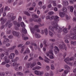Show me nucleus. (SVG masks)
I'll list each match as a JSON object with an SVG mask.
<instances>
[{"instance_id": "8", "label": "nucleus", "mask_w": 76, "mask_h": 76, "mask_svg": "<svg viewBox=\"0 0 76 76\" xmlns=\"http://www.w3.org/2000/svg\"><path fill=\"white\" fill-rule=\"evenodd\" d=\"M4 60L7 63H8L9 62V59L6 56L4 57Z\"/></svg>"}, {"instance_id": "15", "label": "nucleus", "mask_w": 76, "mask_h": 76, "mask_svg": "<svg viewBox=\"0 0 76 76\" xmlns=\"http://www.w3.org/2000/svg\"><path fill=\"white\" fill-rule=\"evenodd\" d=\"M48 29L49 31H54V27L51 26H49Z\"/></svg>"}, {"instance_id": "6", "label": "nucleus", "mask_w": 76, "mask_h": 76, "mask_svg": "<svg viewBox=\"0 0 76 76\" xmlns=\"http://www.w3.org/2000/svg\"><path fill=\"white\" fill-rule=\"evenodd\" d=\"M12 34L14 36H15V37H19V32H18L13 31L12 32Z\"/></svg>"}, {"instance_id": "60", "label": "nucleus", "mask_w": 76, "mask_h": 76, "mask_svg": "<svg viewBox=\"0 0 76 76\" xmlns=\"http://www.w3.org/2000/svg\"><path fill=\"white\" fill-rule=\"evenodd\" d=\"M3 12V8H1L0 10V13Z\"/></svg>"}, {"instance_id": "14", "label": "nucleus", "mask_w": 76, "mask_h": 76, "mask_svg": "<svg viewBox=\"0 0 76 76\" xmlns=\"http://www.w3.org/2000/svg\"><path fill=\"white\" fill-rule=\"evenodd\" d=\"M16 47V46H14L12 47H11L10 48H9L8 49V50H14V49H15Z\"/></svg>"}, {"instance_id": "62", "label": "nucleus", "mask_w": 76, "mask_h": 76, "mask_svg": "<svg viewBox=\"0 0 76 76\" xmlns=\"http://www.w3.org/2000/svg\"><path fill=\"white\" fill-rule=\"evenodd\" d=\"M4 56V53H2L1 55V57H3Z\"/></svg>"}, {"instance_id": "16", "label": "nucleus", "mask_w": 76, "mask_h": 76, "mask_svg": "<svg viewBox=\"0 0 76 76\" xmlns=\"http://www.w3.org/2000/svg\"><path fill=\"white\" fill-rule=\"evenodd\" d=\"M22 67L21 66H20L19 67V69L17 67H16L15 68V70H16L17 71H19V70H22Z\"/></svg>"}, {"instance_id": "47", "label": "nucleus", "mask_w": 76, "mask_h": 76, "mask_svg": "<svg viewBox=\"0 0 76 76\" xmlns=\"http://www.w3.org/2000/svg\"><path fill=\"white\" fill-rule=\"evenodd\" d=\"M34 46H35V50H37L38 48L37 47V44L36 43H34Z\"/></svg>"}, {"instance_id": "38", "label": "nucleus", "mask_w": 76, "mask_h": 76, "mask_svg": "<svg viewBox=\"0 0 76 76\" xmlns=\"http://www.w3.org/2000/svg\"><path fill=\"white\" fill-rule=\"evenodd\" d=\"M64 68L65 69H70V67L69 66H68L66 65H64Z\"/></svg>"}, {"instance_id": "5", "label": "nucleus", "mask_w": 76, "mask_h": 76, "mask_svg": "<svg viewBox=\"0 0 76 76\" xmlns=\"http://www.w3.org/2000/svg\"><path fill=\"white\" fill-rule=\"evenodd\" d=\"M6 20H7V19L5 18L3 20V18H1L0 20V21L1 22V25H3V24H4V23L6 22Z\"/></svg>"}, {"instance_id": "39", "label": "nucleus", "mask_w": 76, "mask_h": 76, "mask_svg": "<svg viewBox=\"0 0 76 76\" xmlns=\"http://www.w3.org/2000/svg\"><path fill=\"white\" fill-rule=\"evenodd\" d=\"M45 69L47 70L48 71L50 69V67L48 66H46L45 67Z\"/></svg>"}, {"instance_id": "43", "label": "nucleus", "mask_w": 76, "mask_h": 76, "mask_svg": "<svg viewBox=\"0 0 76 76\" xmlns=\"http://www.w3.org/2000/svg\"><path fill=\"white\" fill-rule=\"evenodd\" d=\"M30 66H31V64L28 63L26 64V67L28 68H29V67H30Z\"/></svg>"}, {"instance_id": "53", "label": "nucleus", "mask_w": 76, "mask_h": 76, "mask_svg": "<svg viewBox=\"0 0 76 76\" xmlns=\"http://www.w3.org/2000/svg\"><path fill=\"white\" fill-rule=\"evenodd\" d=\"M28 58V55H26L24 58V60H26Z\"/></svg>"}, {"instance_id": "10", "label": "nucleus", "mask_w": 76, "mask_h": 76, "mask_svg": "<svg viewBox=\"0 0 76 76\" xmlns=\"http://www.w3.org/2000/svg\"><path fill=\"white\" fill-rule=\"evenodd\" d=\"M65 13L63 12H60L59 13V16L61 18H63L64 17Z\"/></svg>"}, {"instance_id": "13", "label": "nucleus", "mask_w": 76, "mask_h": 76, "mask_svg": "<svg viewBox=\"0 0 76 76\" xmlns=\"http://www.w3.org/2000/svg\"><path fill=\"white\" fill-rule=\"evenodd\" d=\"M14 57H15V53H12L9 56L10 58V59H12V58H14Z\"/></svg>"}, {"instance_id": "35", "label": "nucleus", "mask_w": 76, "mask_h": 76, "mask_svg": "<svg viewBox=\"0 0 76 76\" xmlns=\"http://www.w3.org/2000/svg\"><path fill=\"white\" fill-rule=\"evenodd\" d=\"M71 44L73 45H76V41L73 42V41H72Z\"/></svg>"}, {"instance_id": "36", "label": "nucleus", "mask_w": 76, "mask_h": 76, "mask_svg": "<svg viewBox=\"0 0 76 76\" xmlns=\"http://www.w3.org/2000/svg\"><path fill=\"white\" fill-rule=\"evenodd\" d=\"M24 13L25 15H27V16H31L29 13L28 12H25Z\"/></svg>"}, {"instance_id": "49", "label": "nucleus", "mask_w": 76, "mask_h": 76, "mask_svg": "<svg viewBox=\"0 0 76 76\" xmlns=\"http://www.w3.org/2000/svg\"><path fill=\"white\" fill-rule=\"evenodd\" d=\"M32 16H34V18H38L39 16L36 15H35V14H33L32 15Z\"/></svg>"}, {"instance_id": "12", "label": "nucleus", "mask_w": 76, "mask_h": 76, "mask_svg": "<svg viewBox=\"0 0 76 76\" xmlns=\"http://www.w3.org/2000/svg\"><path fill=\"white\" fill-rule=\"evenodd\" d=\"M69 4V3H68V1H64L62 2V4L64 6H68V4Z\"/></svg>"}, {"instance_id": "50", "label": "nucleus", "mask_w": 76, "mask_h": 76, "mask_svg": "<svg viewBox=\"0 0 76 76\" xmlns=\"http://www.w3.org/2000/svg\"><path fill=\"white\" fill-rule=\"evenodd\" d=\"M12 25V23H10L8 25V27L9 28H11Z\"/></svg>"}, {"instance_id": "3", "label": "nucleus", "mask_w": 76, "mask_h": 76, "mask_svg": "<svg viewBox=\"0 0 76 76\" xmlns=\"http://www.w3.org/2000/svg\"><path fill=\"white\" fill-rule=\"evenodd\" d=\"M53 50L52 49H51L49 50V52H48L46 53V55L48 57H50V54H51V55H52V56H54V54H53Z\"/></svg>"}, {"instance_id": "22", "label": "nucleus", "mask_w": 76, "mask_h": 76, "mask_svg": "<svg viewBox=\"0 0 76 76\" xmlns=\"http://www.w3.org/2000/svg\"><path fill=\"white\" fill-rule=\"evenodd\" d=\"M9 42V39H5L3 41V44H6V42Z\"/></svg>"}, {"instance_id": "19", "label": "nucleus", "mask_w": 76, "mask_h": 76, "mask_svg": "<svg viewBox=\"0 0 76 76\" xmlns=\"http://www.w3.org/2000/svg\"><path fill=\"white\" fill-rule=\"evenodd\" d=\"M19 64H17V62H14L12 64V65L13 66H15V67H17L19 65Z\"/></svg>"}, {"instance_id": "34", "label": "nucleus", "mask_w": 76, "mask_h": 76, "mask_svg": "<svg viewBox=\"0 0 76 76\" xmlns=\"http://www.w3.org/2000/svg\"><path fill=\"white\" fill-rule=\"evenodd\" d=\"M64 61L66 63H67V61H70L69 58H66L64 60Z\"/></svg>"}, {"instance_id": "32", "label": "nucleus", "mask_w": 76, "mask_h": 76, "mask_svg": "<svg viewBox=\"0 0 76 76\" xmlns=\"http://www.w3.org/2000/svg\"><path fill=\"white\" fill-rule=\"evenodd\" d=\"M49 35H50V37H52L54 35V34H53V32H51L50 31H49Z\"/></svg>"}, {"instance_id": "21", "label": "nucleus", "mask_w": 76, "mask_h": 76, "mask_svg": "<svg viewBox=\"0 0 76 76\" xmlns=\"http://www.w3.org/2000/svg\"><path fill=\"white\" fill-rule=\"evenodd\" d=\"M44 32H45V35H46V36H47V35H48V30L47 29V28H45V29Z\"/></svg>"}, {"instance_id": "51", "label": "nucleus", "mask_w": 76, "mask_h": 76, "mask_svg": "<svg viewBox=\"0 0 76 76\" xmlns=\"http://www.w3.org/2000/svg\"><path fill=\"white\" fill-rule=\"evenodd\" d=\"M22 45H23V44H20L18 45L17 47H22Z\"/></svg>"}, {"instance_id": "45", "label": "nucleus", "mask_w": 76, "mask_h": 76, "mask_svg": "<svg viewBox=\"0 0 76 76\" xmlns=\"http://www.w3.org/2000/svg\"><path fill=\"white\" fill-rule=\"evenodd\" d=\"M21 20H22V17L19 16L18 18V22H20Z\"/></svg>"}, {"instance_id": "1", "label": "nucleus", "mask_w": 76, "mask_h": 76, "mask_svg": "<svg viewBox=\"0 0 76 76\" xmlns=\"http://www.w3.org/2000/svg\"><path fill=\"white\" fill-rule=\"evenodd\" d=\"M58 19H59V17H58L57 16L55 17V18L53 19H54V21L53 22V25L54 29L58 31V32L60 33L62 32V28H60L59 26H58V25H57L58 21L59 20Z\"/></svg>"}, {"instance_id": "61", "label": "nucleus", "mask_w": 76, "mask_h": 76, "mask_svg": "<svg viewBox=\"0 0 76 76\" xmlns=\"http://www.w3.org/2000/svg\"><path fill=\"white\" fill-rule=\"evenodd\" d=\"M72 39H76V36H73L71 37Z\"/></svg>"}, {"instance_id": "4", "label": "nucleus", "mask_w": 76, "mask_h": 76, "mask_svg": "<svg viewBox=\"0 0 76 76\" xmlns=\"http://www.w3.org/2000/svg\"><path fill=\"white\" fill-rule=\"evenodd\" d=\"M55 16H52L50 17V15H48L46 17V19H50V20H52L54 19V18H55Z\"/></svg>"}, {"instance_id": "58", "label": "nucleus", "mask_w": 76, "mask_h": 76, "mask_svg": "<svg viewBox=\"0 0 76 76\" xmlns=\"http://www.w3.org/2000/svg\"><path fill=\"white\" fill-rule=\"evenodd\" d=\"M54 75V74H53V72L52 71H50V76H53Z\"/></svg>"}, {"instance_id": "9", "label": "nucleus", "mask_w": 76, "mask_h": 76, "mask_svg": "<svg viewBox=\"0 0 76 76\" xmlns=\"http://www.w3.org/2000/svg\"><path fill=\"white\" fill-rule=\"evenodd\" d=\"M26 53H30V50H29V48H26V50L23 53V54H24V55H25V54H26Z\"/></svg>"}, {"instance_id": "27", "label": "nucleus", "mask_w": 76, "mask_h": 76, "mask_svg": "<svg viewBox=\"0 0 76 76\" xmlns=\"http://www.w3.org/2000/svg\"><path fill=\"white\" fill-rule=\"evenodd\" d=\"M22 31L24 34H27V31H26V29L25 28H23Z\"/></svg>"}, {"instance_id": "11", "label": "nucleus", "mask_w": 76, "mask_h": 76, "mask_svg": "<svg viewBox=\"0 0 76 76\" xmlns=\"http://www.w3.org/2000/svg\"><path fill=\"white\" fill-rule=\"evenodd\" d=\"M55 48L56 49L54 50L55 53L56 54H57V51H58V52H59V51H60V50H59V49H58V47L57 46L55 47Z\"/></svg>"}, {"instance_id": "44", "label": "nucleus", "mask_w": 76, "mask_h": 76, "mask_svg": "<svg viewBox=\"0 0 76 76\" xmlns=\"http://www.w3.org/2000/svg\"><path fill=\"white\" fill-rule=\"evenodd\" d=\"M15 54H16V55H18V54H19V52H18V51L16 49H15Z\"/></svg>"}, {"instance_id": "25", "label": "nucleus", "mask_w": 76, "mask_h": 76, "mask_svg": "<svg viewBox=\"0 0 76 76\" xmlns=\"http://www.w3.org/2000/svg\"><path fill=\"white\" fill-rule=\"evenodd\" d=\"M36 63L34 62L31 65L30 64V68H32V67H34V66L36 65Z\"/></svg>"}, {"instance_id": "37", "label": "nucleus", "mask_w": 76, "mask_h": 76, "mask_svg": "<svg viewBox=\"0 0 76 76\" xmlns=\"http://www.w3.org/2000/svg\"><path fill=\"white\" fill-rule=\"evenodd\" d=\"M69 72H70V70H65L64 71V73L65 75H66V74H67Z\"/></svg>"}, {"instance_id": "23", "label": "nucleus", "mask_w": 76, "mask_h": 76, "mask_svg": "<svg viewBox=\"0 0 76 76\" xmlns=\"http://www.w3.org/2000/svg\"><path fill=\"white\" fill-rule=\"evenodd\" d=\"M43 72H41L39 71H38L37 73V75L38 76H42L43 75Z\"/></svg>"}, {"instance_id": "40", "label": "nucleus", "mask_w": 76, "mask_h": 76, "mask_svg": "<svg viewBox=\"0 0 76 76\" xmlns=\"http://www.w3.org/2000/svg\"><path fill=\"white\" fill-rule=\"evenodd\" d=\"M75 58L73 57H71L70 58H69V61H72L73 60H75Z\"/></svg>"}, {"instance_id": "42", "label": "nucleus", "mask_w": 76, "mask_h": 76, "mask_svg": "<svg viewBox=\"0 0 76 76\" xmlns=\"http://www.w3.org/2000/svg\"><path fill=\"white\" fill-rule=\"evenodd\" d=\"M21 26H22V27H25V24H24V23L23 22H21Z\"/></svg>"}, {"instance_id": "57", "label": "nucleus", "mask_w": 76, "mask_h": 76, "mask_svg": "<svg viewBox=\"0 0 76 76\" xmlns=\"http://www.w3.org/2000/svg\"><path fill=\"white\" fill-rule=\"evenodd\" d=\"M50 56V59H53V58H54V57L53 55H50L49 56Z\"/></svg>"}, {"instance_id": "41", "label": "nucleus", "mask_w": 76, "mask_h": 76, "mask_svg": "<svg viewBox=\"0 0 76 76\" xmlns=\"http://www.w3.org/2000/svg\"><path fill=\"white\" fill-rule=\"evenodd\" d=\"M51 69H52V70H54V69H55V68L54 67V65H53V64L51 65Z\"/></svg>"}, {"instance_id": "18", "label": "nucleus", "mask_w": 76, "mask_h": 76, "mask_svg": "<svg viewBox=\"0 0 76 76\" xmlns=\"http://www.w3.org/2000/svg\"><path fill=\"white\" fill-rule=\"evenodd\" d=\"M39 26H42V24L41 23H39L38 25H36L35 26V28L37 29V28H38Z\"/></svg>"}, {"instance_id": "33", "label": "nucleus", "mask_w": 76, "mask_h": 76, "mask_svg": "<svg viewBox=\"0 0 76 76\" xmlns=\"http://www.w3.org/2000/svg\"><path fill=\"white\" fill-rule=\"evenodd\" d=\"M54 13V12L53 11H50L48 12V14L49 15H53Z\"/></svg>"}, {"instance_id": "20", "label": "nucleus", "mask_w": 76, "mask_h": 76, "mask_svg": "<svg viewBox=\"0 0 76 76\" xmlns=\"http://www.w3.org/2000/svg\"><path fill=\"white\" fill-rule=\"evenodd\" d=\"M69 8L71 12L73 13V10L74 9V8L72 6H69Z\"/></svg>"}, {"instance_id": "64", "label": "nucleus", "mask_w": 76, "mask_h": 76, "mask_svg": "<svg viewBox=\"0 0 76 76\" xmlns=\"http://www.w3.org/2000/svg\"><path fill=\"white\" fill-rule=\"evenodd\" d=\"M49 73H48V72H46L45 73V76H49Z\"/></svg>"}, {"instance_id": "55", "label": "nucleus", "mask_w": 76, "mask_h": 76, "mask_svg": "<svg viewBox=\"0 0 76 76\" xmlns=\"http://www.w3.org/2000/svg\"><path fill=\"white\" fill-rule=\"evenodd\" d=\"M5 75L4 72H0V76H4Z\"/></svg>"}, {"instance_id": "63", "label": "nucleus", "mask_w": 76, "mask_h": 76, "mask_svg": "<svg viewBox=\"0 0 76 76\" xmlns=\"http://www.w3.org/2000/svg\"><path fill=\"white\" fill-rule=\"evenodd\" d=\"M24 40H27V39H28L29 38L28 37H24Z\"/></svg>"}, {"instance_id": "48", "label": "nucleus", "mask_w": 76, "mask_h": 76, "mask_svg": "<svg viewBox=\"0 0 76 76\" xmlns=\"http://www.w3.org/2000/svg\"><path fill=\"white\" fill-rule=\"evenodd\" d=\"M16 18V16H12L11 18V20H13Z\"/></svg>"}, {"instance_id": "7", "label": "nucleus", "mask_w": 76, "mask_h": 76, "mask_svg": "<svg viewBox=\"0 0 76 76\" xmlns=\"http://www.w3.org/2000/svg\"><path fill=\"white\" fill-rule=\"evenodd\" d=\"M30 31L32 34H34V32H35V31H36L35 29V28H33V27H30Z\"/></svg>"}, {"instance_id": "17", "label": "nucleus", "mask_w": 76, "mask_h": 76, "mask_svg": "<svg viewBox=\"0 0 76 76\" xmlns=\"http://www.w3.org/2000/svg\"><path fill=\"white\" fill-rule=\"evenodd\" d=\"M58 48L60 50H64V47L61 45H59L58 46Z\"/></svg>"}, {"instance_id": "29", "label": "nucleus", "mask_w": 76, "mask_h": 76, "mask_svg": "<svg viewBox=\"0 0 76 76\" xmlns=\"http://www.w3.org/2000/svg\"><path fill=\"white\" fill-rule=\"evenodd\" d=\"M35 37L37 38H40V37H41V36H40L39 34H37V33H35Z\"/></svg>"}, {"instance_id": "30", "label": "nucleus", "mask_w": 76, "mask_h": 76, "mask_svg": "<svg viewBox=\"0 0 76 76\" xmlns=\"http://www.w3.org/2000/svg\"><path fill=\"white\" fill-rule=\"evenodd\" d=\"M17 75H20V76H23V73H22L21 72H18L17 73Z\"/></svg>"}, {"instance_id": "28", "label": "nucleus", "mask_w": 76, "mask_h": 76, "mask_svg": "<svg viewBox=\"0 0 76 76\" xmlns=\"http://www.w3.org/2000/svg\"><path fill=\"white\" fill-rule=\"evenodd\" d=\"M62 10L63 11V12H67V8L65 7H63V8Z\"/></svg>"}, {"instance_id": "31", "label": "nucleus", "mask_w": 76, "mask_h": 76, "mask_svg": "<svg viewBox=\"0 0 76 76\" xmlns=\"http://www.w3.org/2000/svg\"><path fill=\"white\" fill-rule=\"evenodd\" d=\"M10 21H8V22H7V23L5 24V26H6V27H7L8 25L10 24Z\"/></svg>"}, {"instance_id": "52", "label": "nucleus", "mask_w": 76, "mask_h": 76, "mask_svg": "<svg viewBox=\"0 0 76 76\" xmlns=\"http://www.w3.org/2000/svg\"><path fill=\"white\" fill-rule=\"evenodd\" d=\"M8 38L10 39H12L13 38V36L12 35H10L8 36Z\"/></svg>"}, {"instance_id": "2", "label": "nucleus", "mask_w": 76, "mask_h": 76, "mask_svg": "<svg viewBox=\"0 0 76 76\" xmlns=\"http://www.w3.org/2000/svg\"><path fill=\"white\" fill-rule=\"evenodd\" d=\"M43 44L45 45V47H44L43 50L44 51H46V47H48L50 45L49 44V43L47 42L46 40H44L43 42Z\"/></svg>"}, {"instance_id": "46", "label": "nucleus", "mask_w": 76, "mask_h": 76, "mask_svg": "<svg viewBox=\"0 0 76 76\" xmlns=\"http://www.w3.org/2000/svg\"><path fill=\"white\" fill-rule=\"evenodd\" d=\"M53 5L54 6H56V1H53Z\"/></svg>"}, {"instance_id": "24", "label": "nucleus", "mask_w": 76, "mask_h": 76, "mask_svg": "<svg viewBox=\"0 0 76 76\" xmlns=\"http://www.w3.org/2000/svg\"><path fill=\"white\" fill-rule=\"evenodd\" d=\"M63 31L65 34H67L68 33V31H67V28H65L63 29Z\"/></svg>"}, {"instance_id": "56", "label": "nucleus", "mask_w": 76, "mask_h": 76, "mask_svg": "<svg viewBox=\"0 0 76 76\" xmlns=\"http://www.w3.org/2000/svg\"><path fill=\"white\" fill-rule=\"evenodd\" d=\"M66 18L67 20H69V19H70V18H69L68 15H66Z\"/></svg>"}, {"instance_id": "59", "label": "nucleus", "mask_w": 76, "mask_h": 76, "mask_svg": "<svg viewBox=\"0 0 76 76\" xmlns=\"http://www.w3.org/2000/svg\"><path fill=\"white\" fill-rule=\"evenodd\" d=\"M4 28V25H3L1 26L0 28L1 29H3Z\"/></svg>"}, {"instance_id": "54", "label": "nucleus", "mask_w": 76, "mask_h": 76, "mask_svg": "<svg viewBox=\"0 0 76 76\" xmlns=\"http://www.w3.org/2000/svg\"><path fill=\"white\" fill-rule=\"evenodd\" d=\"M36 69H37L38 70V69H41V67L39 66H36Z\"/></svg>"}, {"instance_id": "26", "label": "nucleus", "mask_w": 76, "mask_h": 76, "mask_svg": "<svg viewBox=\"0 0 76 76\" xmlns=\"http://www.w3.org/2000/svg\"><path fill=\"white\" fill-rule=\"evenodd\" d=\"M4 51L6 54V55H9V50H7V49H4Z\"/></svg>"}]
</instances>
